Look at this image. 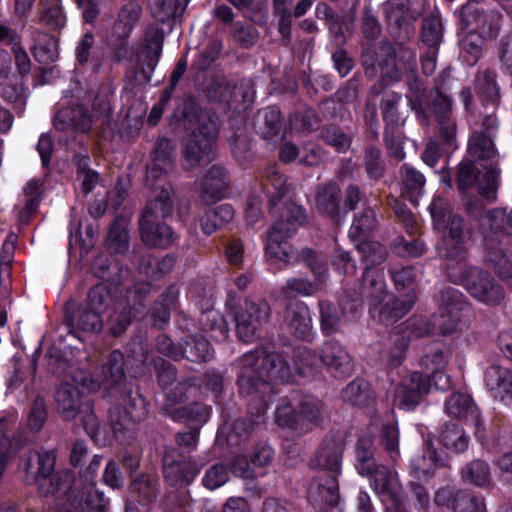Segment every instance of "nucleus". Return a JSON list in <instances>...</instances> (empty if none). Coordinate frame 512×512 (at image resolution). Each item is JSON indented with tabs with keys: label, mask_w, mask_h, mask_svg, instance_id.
<instances>
[{
	"label": "nucleus",
	"mask_w": 512,
	"mask_h": 512,
	"mask_svg": "<svg viewBox=\"0 0 512 512\" xmlns=\"http://www.w3.org/2000/svg\"><path fill=\"white\" fill-rule=\"evenodd\" d=\"M462 479L465 482L483 487L490 481V469L486 462L474 460L462 470Z\"/></svg>",
	"instance_id": "56"
},
{
	"label": "nucleus",
	"mask_w": 512,
	"mask_h": 512,
	"mask_svg": "<svg viewBox=\"0 0 512 512\" xmlns=\"http://www.w3.org/2000/svg\"><path fill=\"white\" fill-rule=\"evenodd\" d=\"M287 218L275 219L274 224L267 232L265 242V254L269 260H279L285 264L293 263L297 260V254L287 243V239L292 235L296 228L305 221L304 209L296 204L288 205L285 208Z\"/></svg>",
	"instance_id": "8"
},
{
	"label": "nucleus",
	"mask_w": 512,
	"mask_h": 512,
	"mask_svg": "<svg viewBox=\"0 0 512 512\" xmlns=\"http://www.w3.org/2000/svg\"><path fill=\"white\" fill-rule=\"evenodd\" d=\"M271 307L263 299H246L234 315L236 333L243 342H252L269 322Z\"/></svg>",
	"instance_id": "11"
},
{
	"label": "nucleus",
	"mask_w": 512,
	"mask_h": 512,
	"mask_svg": "<svg viewBox=\"0 0 512 512\" xmlns=\"http://www.w3.org/2000/svg\"><path fill=\"white\" fill-rule=\"evenodd\" d=\"M234 218V209L229 204H222L209 209L200 218L201 230L205 235H211L228 224Z\"/></svg>",
	"instance_id": "38"
},
{
	"label": "nucleus",
	"mask_w": 512,
	"mask_h": 512,
	"mask_svg": "<svg viewBox=\"0 0 512 512\" xmlns=\"http://www.w3.org/2000/svg\"><path fill=\"white\" fill-rule=\"evenodd\" d=\"M209 408L201 403H194L189 407L180 406L173 411V419L178 421L187 419L189 422L201 425L205 423L209 417Z\"/></svg>",
	"instance_id": "60"
},
{
	"label": "nucleus",
	"mask_w": 512,
	"mask_h": 512,
	"mask_svg": "<svg viewBox=\"0 0 512 512\" xmlns=\"http://www.w3.org/2000/svg\"><path fill=\"white\" fill-rule=\"evenodd\" d=\"M200 471L197 463L191 459L173 460L164 464V478L174 487L189 485Z\"/></svg>",
	"instance_id": "32"
},
{
	"label": "nucleus",
	"mask_w": 512,
	"mask_h": 512,
	"mask_svg": "<svg viewBox=\"0 0 512 512\" xmlns=\"http://www.w3.org/2000/svg\"><path fill=\"white\" fill-rule=\"evenodd\" d=\"M356 469L360 475L368 476L379 465L374 459L373 441L370 438H361L356 444Z\"/></svg>",
	"instance_id": "48"
},
{
	"label": "nucleus",
	"mask_w": 512,
	"mask_h": 512,
	"mask_svg": "<svg viewBox=\"0 0 512 512\" xmlns=\"http://www.w3.org/2000/svg\"><path fill=\"white\" fill-rule=\"evenodd\" d=\"M320 360L329 372L339 377L349 376L353 371V360L347 350L336 341L325 342L320 351Z\"/></svg>",
	"instance_id": "26"
},
{
	"label": "nucleus",
	"mask_w": 512,
	"mask_h": 512,
	"mask_svg": "<svg viewBox=\"0 0 512 512\" xmlns=\"http://www.w3.org/2000/svg\"><path fill=\"white\" fill-rule=\"evenodd\" d=\"M241 371L238 376L239 392L259 404L257 418L268 407V398L273 391V382H287L291 368L281 353H266L263 349L245 353L241 358Z\"/></svg>",
	"instance_id": "1"
},
{
	"label": "nucleus",
	"mask_w": 512,
	"mask_h": 512,
	"mask_svg": "<svg viewBox=\"0 0 512 512\" xmlns=\"http://www.w3.org/2000/svg\"><path fill=\"white\" fill-rule=\"evenodd\" d=\"M339 485L335 475L319 473L310 483L308 500L314 507H324L329 503H338Z\"/></svg>",
	"instance_id": "27"
},
{
	"label": "nucleus",
	"mask_w": 512,
	"mask_h": 512,
	"mask_svg": "<svg viewBox=\"0 0 512 512\" xmlns=\"http://www.w3.org/2000/svg\"><path fill=\"white\" fill-rule=\"evenodd\" d=\"M228 186L226 170L218 165L211 166L200 183L201 197L205 202H214L223 197Z\"/></svg>",
	"instance_id": "31"
},
{
	"label": "nucleus",
	"mask_w": 512,
	"mask_h": 512,
	"mask_svg": "<svg viewBox=\"0 0 512 512\" xmlns=\"http://www.w3.org/2000/svg\"><path fill=\"white\" fill-rule=\"evenodd\" d=\"M287 218L275 219L274 224L267 232L265 242V254L269 260H279L285 264L293 263L297 260V254L287 243V239L292 235L296 228L305 221L304 209L296 204L288 205L285 208Z\"/></svg>",
	"instance_id": "7"
},
{
	"label": "nucleus",
	"mask_w": 512,
	"mask_h": 512,
	"mask_svg": "<svg viewBox=\"0 0 512 512\" xmlns=\"http://www.w3.org/2000/svg\"><path fill=\"white\" fill-rule=\"evenodd\" d=\"M442 22L438 17H427L423 20L421 39L428 48H437L442 40Z\"/></svg>",
	"instance_id": "64"
},
{
	"label": "nucleus",
	"mask_w": 512,
	"mask_h": 512,
	"mask_svg": "<svg viewBox=\"0 0 512 512\" xmlns=\"http://www.w3.org/2000/svg\"><path fill=\"white\" fill-rule=\"evenodd\" d=\"M403 195L413 204L417 203V198L423 191L425 178L422 173L413 167L403 165L400 171Z\"/></svg>",
	"instance_id": "43"
},
{
	"label": "nucleus",
	"mask_w": 512,
	"mask_h": 512,
	"mask_svg": "<svg viewBox=\"0 0 512 512\" xmlns=\"http://www.w3.org/2000/svg\"><path fill=\"white\" fill-rule=\"evenodd\" d=\"M342 193L338 184L329 182L318 187L315 197L317 210L331 218H337L342 213Z\"/></svg>",
	"instance_id": "33"
},
{
	"label": "nucleus",
	"mask_w": 512,
	"mask_h": 512,
	"mask_svg": "<svg viewBox=\"0 0 512 512\" xmlns=\"http://www.w3.org/2000/svg\"><path fill=\"white\" fill-rule=\"evenodd\" d=\"M416 66L414 51L405 47H398L378 64L384 84L379 88L374 85L372 92L379 94L384 86L399 81L403 75L408 76L410 84L414 79H417L415 77Z\"/></svg>",
	"instance_id": "14"
},
{
	"label": "nucleus",
	"mask_w": 512,
	"mask_h": 512,
	"mask_svg": "<svg viewBox=\"0 0 512 512\" xmlns=\"http://www.w3.org/2000/svg\"><path fill=\"white\" fill-rule=\"evenodd\" d=\"M196 132L198 138L205 142L215 143L219 133V119L213 112L200 110L195 115Z\"/></svg>",
	"instance_id": "45"
},
{
	"label": "nucleus",
	"mask_w": 512,
	"mask_h": 512,
	"mask_svg": "<svg viewBox=\"0 0 512 512\" xmlns=\"http://www.w3.org/2000/svg\"><path fill=\"white\" fill-rule=\"evenodd\" d=\"M79 372H83L87 383H90L91 380H97L101 376V367L95 371V374L92 378H88L85 371L76 370L71 376L73 383L65 381L57 389L55 394L57 410L65 420L74 419L80 413L86 402L82 401L81 392L78 386L81 385L82 387L91 391V389H89L81 382L75 381L74 378L79 377ZM94 391L95 390H92V392Z\"/></svg>",
	"instance_id": "17"
},
{
	"label": "nucleus",
	"mask_w": 512,
	"mask_h": 512,
	"mask_svg": "<svg viewBox=\"0 0 512 512\" xmlns=\"http://www.w3.org/2000/svg\"><path fill=\"white\" fill-rule=\"evenodd\" d=\"M129 491L130 496L139 503H150L157 497V481L152 477L141 475L134 479Z\"/></svg>",
	"instance_id": "51"
},
{
	"label": "nucleus",
	"mask_w": 512,
	"mask_h": 512,
	"mask_svg": "<svg viewBox=\"0 0 512 512\" xmlns=\"http://www.w3.org/2000/svg\"><path fill=\"white\" fill-rule=\"evenodd\" d=\"M430 214L438 230L447 231L438 246L439 256L460 265L466 259L463 245V219L454 214L450 204L441 197H435L430 204Z\"/></svg>",
	"instance_id": "5"
},
{
	"label": "nucleus",
	"mask_w": 512,
	"mask_h": 512,
	"mask_svg": "<svg viewBox=\"0 0 512 512\" xmlns=\"http://www.w3.org/2000/svg\"><path fill=\"white\" fill-rule=\"evenodd\" d=\"M41 22L50 29H61L66 24V17L59 0H46L41 14Z\"/></svg>",
	"instance_id": "61"
},
{
	"label": "nucleus",
	"mask_w": 512,
	"mask_h": 512,
	"mask_svg": "<svg viewBox=\"0 0 512 512\" xmlns=\"http://www.w3.org/2000/svg\"><path fill=\"white\" fill-rule=\"evenodd\" d=\"M468 153L478 160L495 158L497 149L493 137L484 132H473L468 141Z\"/></svg>",
	"instance_id": "41"
},
{
	"label": "nucleus",
	"mask_w": 512,
	"mask_h": 512,
	"mask_svg": "<svg viewBox=\"0 0 512 512\" xmlns=\"http://www.w3.org/2000/svg\"><path fill=\"white\" fill-rule=\"evenodd\" d=\"M141 8L136 3H128L124 5L113 24L112 33L116 36H130L133 28L140 19Z\"/></svg>",
	"instance_id": "42"
},
{
	"label": "nucleus",
	"mask_w": 512,
	"mask_h": 512,
	"mask_svg": "<svg viewBox=\"0 0 512 512\" xmlns=\"http://www.w3.org/2000/svg\"><path fill=\"white\" fill-rule=\"evenodd\" d=\"M469 436L457 423H448L440 434V442L448 450L456 453L464 452L469 445Z\"/></svg>",
	"instance_id": "46"
},
{
	"label": "nucleus",
	"mask_w": 512,
	"mask_h": 512,
	"mask_svg": "<svg viewBox=\"0 0 512 512\" xmlns=\"http://www.w3.org/2000/svg\"><path fill=\"white\" fill-rule=\"evenodd\" d=\"M403 329V325L397 326L391 334L392 347L387 357V364L391 368H396L403 363L409 346L410 334H401Z\"/></svg>",
	"instance_id": "52"
},
{
	"label": "nucleus",
	"mask_w": 512,
	"mask_h": 512,
	"mask_svg": "<svg viewBox=\"0 0 512 512\" xmlns=\"http://www.w3.org/2000/svg\"><path fill=\"white\" fill-rule=\"evenodd\" d=\"M283 324L285 329L297 339L308 340L313 326L308 306L302 301H293L286 307Z\"/></svg>",
	"instance_id": "23"
},
{
	"label": "nucleus",
	"mask_w": 512,
	"mask_h": 512,
	"mask_svg": "<svg viewBox=\"0 0 512 512\" xmlns=\"http://www.w3.org/2000/svg\"><path fill=\"white\" fill-rule=\"evenodd\" d=\"M127 305L119 304L109 315L108 324L113 336L122 335L132 322L136 313L140 311L144 303V294L129 290L126 296Z\"/></svg>",
	"instance_id": "22"
},
{
	"label": "nucleus",
	"mask_w": 512,
	"mask_h": 512,
	"mask_svg": "<svg viewBox=\"0 0 512 512\" xmlns=\"http://www.w3.org/2000/svg\"><path fill=\"white\" fill-rule=\"evenodd\" d=\"M63 498L57 496V506L60 512H107V501L102 492L93 485L85 487L81 499L76 489L70 487L69 482L66 489L61 491Z\"/></svg>",
	"instance_id": "16"
},
{
	"label": "nucleus",
	"mask_w": 512,
	"mask_h": 512,
	"mask_svg": "<svg viewBox=\"0 0 512 512\" xmlns=\"http://www.w3.org/2000/svg\"><path fill=\"white\" fill-rule=\"evenodd\" d=\"M306 262L311 268L315 281L310 282L305 278H292L287 280L286 284L282 287V294L287 297L296 295L313 296L321 289L322 284L326 281L328 268L327 265L317 259L315 253L311 250L305 254Z\"/></svg>",
	"instance_id": "19"
},
{
	"label": "nucleus",
	"mask_w": 512,
	"mask_h": 512,
	"mask_svg": "<svg viewBox=\"0 0 512 512\" xmlns=\"http://www.w3.org/2000/svg\"><path fill=\"white\" fill-rule=\"evenodd\" d=\"M434 501L439 506L450 507L454 512H486L484 500L467 491L441 488Z\"/></svg>",
	"instance_id": "21"
},
{
	"label": "nucleus",
	"mask_w": 512,
	"mask_h": 512,
	"mask_svg": "<svg viewBox=\"0 0 512 512\" xmlns=\"http://www.w3.org/2000/svg\"><path fill=\"white\" fill-rule=\"evenodd\" d=\"M175 159L174 146L166 138L158 139L152 153L150 165L147 167L146 184L153 186L163 175L172 170Z\"/></svg>",
	"instance_id": "24"
},
{
	"label": "nucleus",
	"mask_w": 512,
	"mask_h": 512,
	"mask_svg": "<svg viewBox=\"0 0 512 512\" xmlns=\"http://www.w3.org/2000/svg\"><path fill=\"white\" fill-rule=\"evenodd\" d=\"M130 419L131 416L121 405H115L109 410V424L115 438L120 443H128L136 436L139 423H133V426L128 430L127 422Z\"/></svg>",
	"instance_id": "36"
},
{
	"label": "nucleus",
	"mask_w": 512,
	"mask_h": 512,
	"mask_svg": "<svg viewBox=\"0 0 512 512\" xmlns=\"http://www.w3.org/2000/svg\"><path fill=\"white\" fill-rule=\"evenodd\" d=\"M386 295V283L382 269H365L362 282L353 296L345 293L339 306L344 314L356 316L361 308L362 298L371 300L376 304L381 303Z\"/></svg>",
	"instance_id": "13"
},
{
	"label": "nucleus",
	"mask_w": 512,
	"mask_h": 512,
	"mask_svg": "<svg viewBox=\"0 0 512 512\" xmlns=\"http://www.w3.org/2000/svg\"><path fill=\"white\" fill-rule=\"evenodd\" d=\"M401 100L398 94H389L382 99L381 109L386 128H400L404 124L402 119L397 113V107Z\"/></svg>",
	"instance_id": "62"
},
{
	"label": "nucleus",
	"mask_w": 512,
	"mask_h": 512,
	"mask_svg": "<svg viewBox=\"0 0 512 512\" xmlns=\"http://www.w3.org/2000/svg\"><path fill=\"white\" fill-rule=\"evenodd\" d=\"M357 250L362 256V261L366 265L365 269H370V266L380 265L386 260L387 250L377 241L364 240L359 242Z\"/></svg>",
	"instance_id": "55"
},
{
	"label": "nucleus",
	"mask_w": 512,
	"mask_h": 512,
	"mask_svg": "<svg viewBox=\"0 0 512 512\" xmlns=\"http://www.w3.org/2000/svg\"><path fill=\"white\" fill-rule=\"evenodd\" d=\"M443 465L436 451L428 447L423 454L415 455L411 459V474L415 479L425 481L433 475L437 466Z\"/></svg>",
	"instance_id": "39"
},
{
	"label": "nucleus",
	"mask_w": 512,
	"mask_h": 512,
	"mask_svg": "<svg viewBox=\"0 0 512 512\" xmlns=\"http://www.w3.org/2000/svg\"><path fill=\"white\" fill-rule=\"evenodd\" d=\"M174 266V258L165 256L161 259L156 258L152 254L143 256L139 265L140 273L144 274L151 280H157L164 274L172 270Z\"/></svg>",
	"instance_id": "47"
},
{
	"label": "nucleus",
	"mask_w": 512,
	"mask_h": 512,
	"mask_svg": "<svg viewBox=\"0 0 512 512\" xmlns=\"http://www.w3.org/2000/svg\"><path fill=\"white\" fill-rule=\"evenodd\" d=\"M464 261L460 265L450 263L447 270L450 280L462 285L466 291L477 301L488 305L497 306L504 300V290L494 277L487 271L475 267H464Z\"/></svg>",
	"instance_id": "6"
},
{
	"label": "nucleus",
	"mask_w": 512,
	"mask_h": 512,
	"mask_svg": "<svg viewBox=\"0 0 512 512\" xmlns=\"http://www.w3.org/2000/svg\"><path fill=\"white\" fill-rule=\"evenodd\" d=\"M477 92L487 100L494 102L499 98V87L496 82V73L485 70L477 74L475 79Z\"/></svg>",
	"instance_id": "58"
},
{
	"label": "nucleus",
	"mask_w": 512,
	"mask_h": 512,
	"mask_svg": "<svg viewBox=\"0 0 512 512\" xmlns=\"http://www.w3.org/2000/svg\"><path fill=\"white\" fill-rule=\"evenodd\" d=\"M67 308L66 320L72 331H83L88 333H99L103 328L101 314L86 305L75 308L71 302Z\"/></svg>",
	"instance_id": "29"
},
{
	"label": "nucleus",
	"mask_w": 512,
	"mask_h": 512,
	"mask_svg": "<svg viewBox=\"0 0 512 512\" xmlns=\"http://www.w3.org/2000/svg\"><path fill=\"white\" fill-rule=\"evenodd\" d=\"M376 225L377 220L375 212L369 207L363 208V210L355 216L349 230V236L353 239L365 236L373 231Z\"/></svg>",
	"instance_id": "57"
},
{
	"label": "nucleus",
	"mask_w": 512,
	"mask_h": 512,
	"mask_svg": "<svg viewBox=\"0 0 512 512\" xmlns=\"http://www.w3.org/2000/svg\"><path fill=\"white\" fill-rule=\"evenodd\" d=\"M124 356L119 350H114L109 354L108 361L101 366V376L97 380H91L87 383L83 372H79V377H75V381L81 382L91 390H98L101 386L106 389L114 390L119 394L117 405L122 408L131 416L127 422L128 429L133 426V423H142L148 416V408L146 400L143 396L133 391L131 386L123 383L124 374Z\"/></svg>",
	"instance_id": "2"
},
{
	"label": "nucleus",
	"mask_w": 512,
	"mask_h": 512,
	"mask_svg": "<svg viewBox=\"0 0 512 512\" xmlns=\"http://www.w3.org/2000/svg\"><path fill=\"white\" fill-rule=\"evenodd\" d=\"M203 331L217 342L225 341L229 335V328L224 317L215 310H208L201 316Z\"/></svg>",
	"instance_id": "44"
},
{
	"label": "nucleus",
	"mask_w": 512,
	"mask_h": 512,
	"mask_svg": "<svg viewBox=\"0 0 512 512\" xmlns=\"http://www.w3.org/2000/svg\"><path fill=\"white\" fill-rule=\"evenodd\" d=\"M501 22L502 15L499 12L485 9L474 2L467 3L461 9L462 30L480 39H495L500 32Z\"/></svg>",
	"instance_id": "12"
},
{
	"label": "nucleus",
	"mask_w": 512,
	"mask_h": 512,
	"mask_svg": "<svg viewBox=\"0 0 512 512\" xmlns=\"http://www.w3.org/2000/svg\"><path fill=\"white\" fill-rule=\"evenodd\" d=\"M371 486L380 496L386 512H406L402 485L395 471L380 465L371 474Z\"/></svg>",
	"instance_id": "15"
},
{
	"label": "nucleus",
	"mask_w": 512,
	"mask_h": 512,
	"mask_svg": "<svg viewBox=\"0 0 512 512\" xmlns=\"http://www.w3.org/2000/svg\"><path fill=\"white\" fill-rule=\"evenodd\" d=\"M183 357L197 362L207 361L212 357L213 350L207 339L204 337L189 336L182 348Z\"/></svg>",
	"instance_id": "53"
},
{
	"label": "nucleus",
	"mask_w": 512,
	"mask_h": 512,
	"mask_svg": "<svg viewBox=\"0 0 512 512\" xmlns=\"http://www.w3.org/2000/svg\"><path fill=\"white\" fill-rule=\"evenodd\" d=\"M485 384L495 397L512 399V370L499 365L488 367L484 374Z\"/></svg>",
	"instance_id": "34"
},
{
	"label": "nucleus",
	"mask_w": 512,
	"mask_h": 512,
	"mask_svg": "<svg viewBox=\"0 0 512 512\" xmlns=\"http://www.w3.org/2000/svg\"><path fill=\"white\" fill-rule=\"evenodd\" d=\"M415 302L416 294L414 291L391 298L379 310V320L385 324L394 323L404 317L412 309Z\"/></svg>",
	"instance_id": "35"
},
{
	"label": "nucleus",
	"mask_w": 512,
	"mask_h": 512,
	"mask_svg": "<svg viewBox=\"0 0 512 512\" xmlns=\"http://www.w3.org/2000/svg\"><path fill=\"white\" fill-rule=\"evenodd\" d=\"M470 313V304L464 294L447 288L441 292L438 314L431 320L417 319L409 324L415 337L449 335L462 329Z\"/></svg>",
	"instance_id": "3"
},
{
	"label": "nucleus",
	"mask_w": 512,
	"mask_h": 512,
	"mask_svg": "<svg viewBox=\"0 0 512 512\" xmlns=\"http://www.w3.org/2000/svg\"><path fill=\"white\" fill-rule=\"evenodd\" d=\"M446 413L455 418H468L469 416L475 421L477 426V434L481 426L480 417L470 396L462 393L452 394L445 402Z\"/></svg>",
	"instance_id": "37"
},
{
	"label": "nucleus",
	"mask_w": 512,
	"mask_h": 512,
	"mask_svg": "<svg viewBox=\"0 0 512 512\" xmlns=\"http://www.w3.org/2000/svg\"><path fill=\"white\" fill-rule=\"evenodd\" d=\"M409 85L407 99L411 108L418 112H424L426 107L430 106L437 120L451 117L452 98L438 88L429 92V102L418 79H414Z\"/></svg>",
	"instance_id": "18"
},
{
	"label": "nucleus",
	"mask_w": 512,
	"mask_h": 512,
	"mask_svg": "<svg viewBox=\"0 0 512 512\" xmlns=\"http://www.w3.org/2000/svg\"><path fill=\"white\" fill-rule=\"evenodd\" d=\"M56 455L54 451L30 450L22 457V467L29 484H36L42 495H61L66 489L68 475L54 473Z\"/></svg>",
	"instance_id": "9"
},
{
	"label": "nucleus",
	"mask_w": 512,
	"mask_h": 512,
	"mask_svg": "<svg viewBox=\"0 0 512 512\" xmlns=\"http://www.w3.org/2000/svg\"><path fill=\"white\" fill-rule=\"evenodd\" d=\"M425 0H387L383 4L388 29L400 43L408 40L415 22L425 10Z\"/></svg>",
	"instance_id": "10"
},
{
	"label": "nucleus",
	"mask_w": 512,
	"mask_h": 512,
	"mask_svg": "<svg viewBox=\"0 0 512 512\" xmlns=\"http://www.w3.org/2000/svg\"><path fill=\"white\" fill-rule=\"evenodd\" d=\"M487 263L491 269L512 287V262L502 247L487 243Z\"/></svg>",
	"instance_id": "40"
},
{
	"label": "nucleus",
	"mask_w": 512,
	"mask_h": 512,
	"mask_svg": "<svg viewBox=\"0 0 512 512\" xmlns=\"http://www.w3.org/2000/svg\"><path fill=\"white\" fill-rule=\"evenodd\" d=\"M129 237L125 219L117 218L111 224L107 236V244L111 252L122 254L128 250Z\"/></svg>",
	"instance_id": "54"
},
{
	"label": "nucleus",
	"mask_w": 512,
	"mask_h": 512,
	"mask_svg": "<svg viewBox=\"0 0 512 512\" xmlns=\"http://www.w3.org/2000/svg\"><path fill=\"white\" fill-rule=\"evenodd\" d=\"M481 225L488 226L493 233L512 235V209L509 212L502 208L488 211L481 218Z\"/></svg>",
	"instance_id": "49"
},
{
	"label": "nucleus",
	"mask_w": 512,
	"mask_h": 512,
	"mask_svg": "<svg viewBox=\"0 0 512 512\" xmlns=\"http://www.w3.org/2000/svg\"><path fill=\"white\" fill-rule=\"evenodd\" d=\"M112 302L113 298L107 286L98 284L89 290L85 305L102 315Z\"/></svg>",
	"instance_id": "59"
},
{
	"label": "nucleus",
	"mask_w": 512,
	"mask_h": 512,
	"mask_svg": "<svg viewBox=\"0 0 512 512\" xmlns=\"http://www.w3.org/2000/svg\"><path fill=\"white\" fill-rule=\"evenodd\" d=\"M284 128L283 116L278 108L268 107L264 110V125L262 135L265 139L271 140L280 135Z\"/></svg>",
	"instance_id": "63"
},
{
	"label": "nucleus",
	"mask_w": 512,
	"mask_h": 512,
	"mask_svg": "<svg viewBox=\"0 0 512 512\" xmlns=\"http://www.w3.org/2000/svg\"><path fill=\"white\" fill-rule=\"evenodd\" d=\"M327 416L324 404L317 398L305 396L299 403L298 422L306 421L311 424H318Z\"/></svg>",
	"instance_id": "50"
},
{
	"label": "nucleus",
	"mask_w": 512,
	"mask_h": 512,
	"mask_svg": "<svg viewBox=\"0 0 512 512\" xmlns=\"http://www.w3.org/2000/svg\"><path fill=\"white\" fill-rule=\"evenodd\" d=\"M431 389L430 377L420 372H413L397 387L396 405L403 410L414 409L423 395Z\"/></svg>",
	"instance_id": "20"
},
{
	"label": "nucleus",
	"mask_w": 512,
	"mask_h": 512,
	"mask_svg": "<svg viewBox=\"0 0 512 512\" xmlns=\"http://www.w3.org/2000/svg\"><path fill=\"white\" fill-rule=\"evenodd\" d=\"M214 155V144L198 138L192 132L182 144V165L186 170H192L204 160H211Z\"/></svg>",
	"instance_id": "30"
},
{
	"label": "nucleus",
	"mask_w": 512,
	"mask_h": 512,
	"mask_svg": "<svg viewBox=\"0 0 512 512\" xmlns=\"http://www.w3.org/2000/svg\"><path fill=\"white\" fill-rule=\"evenodd\" d=\"M264 189L269 197L272 216L277 219L282 213L283 218H287L285 208L293 203H282L281 199L288 193L289 187L286 184V178L274 167L267 170Z\"/></svg>",
	"instance_id": "28"
},
{
	"label": "nucleus",
	"mask_w": 512,
	"mask_h": 512,
	"mask_svg": "<svg viewBox=\"0 0 512 512\" xmlns=\"http://www.w3.org/2000/svg\"><path fill=\"white\" fill-rule=\"evenodd\" d=\"M344 448L340 438L330 437L322 442L314 459L316 466L321 469L320 473L335 475L336 478L341 474Z\"/></svg>",
	"instance_id": "25"
},
{
	"label": "nucleus",
	"mask_w": 512,
	"mask_h": 512,
	"mask_svg": "<svg viewBox=\"0 0 512 512\" xmlns=\"http://www.w3.org/2000/svg\"><path fill=\"white\" fill-rule=\"evenodd\" d=\"M173 190L162 187L155 189L148 201L139 221L142 241L150 247L167 248L176 240V235L170 226L159 223L173 212Z\"/></svg>",
	"instance_id": "4"
}]
</instances>
